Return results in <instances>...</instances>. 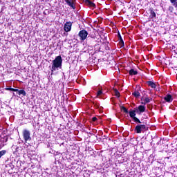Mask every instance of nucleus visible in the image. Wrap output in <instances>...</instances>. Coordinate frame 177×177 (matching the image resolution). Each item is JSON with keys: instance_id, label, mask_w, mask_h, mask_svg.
Segmentation results:
<instances>
[{"instance_id": "17", "label": "nucleus", "mask_w": 177, "mask_h": 177, "mask_svg": "<svg viewBox=\"0 0 177 177\" xmlns=\"http://www.w3.org/2000/svg\"><path fill=\"white\" fill-rule=\"evenodd\" d=\"M150 17L151 19H154L156 17V12L153 10H151L150 11Z\"/></svg>"}, {"instance_id": "5", "label": "nucleus", "mask_w": 177, "mask_h": 177, "mask_svg": "<svg viewBox=\"0 0 177 177\" xmlns=\"http://www.w3.org/2000/svg\"><path fill=\"white\" fill-rule=\"evenodd\" d=\"M71 27H73V22L68 21L64 24V30L65 32H70L71 31Z\"/></svg>"}, {"instance_id": "2", "label": "nucleus", "mask_w": 177, "mask_h": 177, "mask_svg": "<svg viewBox=\"0 0 177 177\" xmlns=\"http://www.w3.org/2000/svg\"><path fill=\"white\" fill-rule=\"evenodd\" d=\"M22 135L25 143H27L28 142H31V133H30V131L24 129L22 132Z\"/></svg>"}, {"instance_id": "30", "label": "nucleus", "mask_w": 177, "mask_h": 177, "mask_svg": "<svg viewBox=\"0 0 177 177\" xmlns=\"http://www.w3.org/2000/svg\"><path fill=\"white\" fill-rule=\"evenodd\" d=\"M6 91H13V88H6Z\"/></svg>"}, {"instance_id": "11", "label": "nucleus", "mask_w": 177, "mask_h": 177, "mask_svg": "<svg viewBox=\"0 0 177 177\" xmlns=\"http://www.w3.org/2000/svg\"><path fill=\"white\" fill-rule=\"evenodd\" d=\"M147 84L148 86H150L153 89H156V83H154L153 82L148 81V82H147Z\"/></svg>"}, {"instance_id": "19", "label": "nucleus", "mask_w": 177, "mask_h": 177, "mask_svg": "<svg viewBox=\"0 0 177 177\" xmlns=\"http://www.w3.org/2000/svg\"><path fill=\"white\" fill-rule=\"evenodd\" d=\"M6 154V150L0 151V158L1 157L5 156Z\"/></svg>"}, {"instance_id": "29", "label": "nucleus", "mask_w": 177, "mask_h": 177, "mask_svg": "<svg viewBox=\"0 0 177 177\" xmlns=\"http://www.w3.org/2000/svg\"><path fill=\"white\" fill-rule=\"evenodd\" d=\"M20 90L17 89V88H12V92H17V93H19V91Z\"/></svg>"}, {"instance_id": "12", "label": "nucleus", "mask_w": 177, "mask_h": 177, "mask_svg": "<svg viewBox=\"0 0 177 177\" xmlns=\"http://www.w3.org/2000/svg\"><path fill=\"white\" fill-rule=\"evenodd\" d=\"M129 75H136L138 74V71H136L135 69H131L129 71Z\"/></svg>"}, {"instance_id": "21", "label": "nucleus", "mask_w": 177, "mask_h": 177, "mask_svg": "<svg viewBox=\"0 0 177 177\" xmlns=\"http://www.w3.org/2000/svg\"><path fill=\"white\" fill-rule=\"evenodd\" d=\"M119 45L121 48H122L123 46H124V40L122 39V40H119Z\"/></svg>"}, {"instance_id": "20", "label": "nucleus", "mask_w": 177, "mask_h": 177, "mask_svg": "<svg viewBox=\"0 0 177 177\" xmlns=\"http://www.w3.org/2000/svg\"><path fill=\"white\" fill-rule=\"evenodd\" d=\"M102 94L103 91H102V88H100V87H98L97 96H100Z\"/></svg>"}, {"instance_id": "6", "label": "nucleus", "mask_w": 177, "mask_h": 177, "mask_svg": "<svg viewBox=\"0 0 177 177\" xmlns=\"http://www.w3.org/2000/svg\"><path fill=\"white\" fill-rule=\"evenodd\" d=\"M146 129V125L145 124H138L136 127L135 131L136 133H142V131Z\"/></svg>"}, {"instance_id": "27", "label": "nucleus", "mask_w": 177, "mask_h": 177, "mask_svg": "<svg viewBox=\"0 0 177 177\" xmlns=\"http://www.w3.org/2000/svg\"><path fill=\"white\" fill-rule=\"evenodd\" d=\"M169 12H174V8L172 6H169Z\"/></svg>"}, {"instance_id": "4", "label": "nucleus", "mask_w": 177, "mask_h": 177, "mask_svg": "<svg viewBox=\"0 0 177 177\" xmlns=\"http://www.w3.org/2000/svg\"><path fill=\"white\" fill-rule=\"evenodd\" d=\"M129 114L131 118H133V120L135 122H138V124H142V122H140L139 118L136 117V113H135V111H129Z\"/></svg>"}, {"instance_id": "16", "label": "nucleus", "mask_w": 177, "mask_h": 177, "mask_svg": "<svg viewBox=\"0 0 177 177\" xmlns=\"http://www.w3.org/2000/svg\"><path fill=\"white\" fill-rule=\"evenodd\" d=\"M171 3L173 4V6H174V8H176V10H177V0H169Z\"/></svg>"}, {"instance_id": "1", "label": "nucleus", "mask_w": 177, "mask_h": 177, "mask_svg": "<svg viewBox=\"0 0 177 177\" xmlns=\"http://www.w3.org/2000/svg\"><path fill=\"white\" fill-rule=\"evenodd\" d=\"M63 60L62 59V56H57L55 59L53 61V65L51 66V71H56L57 68H62V63Z\"/></svg>"}, {"instance_id": "23", "label": "nucleus", "mask_w": 177, "mask_h": 177, "mask_svg": "<svg viewBox=\"0 0 177 177\" xmlns=\"http://www.w3.org/2000/svg\"><path fill=\"white\" fill-rule=\"evenodd\" d=\"M115 95L117 97H120V92H118V90L115 91Z\"/></svg>"}, {"instance_id": "24", "label": "nucleus", "mask_w": 177, "mask_h": 177, "mask_svg": "<svg viewBox=\"0 0 177 177\" xmlns=\"http://www.w3.org/2000/svg\"><path fill=\"white\" fill-rule=\"evenodd\" d=\"M122 110L124 111V113H128L129 112H128V109H127V108L122 106Z\"/></svg>"}, {"instance_id": "14", "label": "nucleus", "mask_w": 177, "mask_h": 177, "mask_svg": "<svg viewBox=\"0 0 177 177\" xmlns=\"http://www.w3.org/2000/svg\"><path fill=\"white\" fill-rule=\"evenodd\" d=\"M151 101V98H149V97H146L144 100V102H141V103H142V104H145V106L147 103H150Z\"/></svg>"}, {"instance_id": "18", "label": "nucleus", "mask_w": 177, "mask_h": 177, "mask_svg": "<svg viewBox=\"0 0 177 177\" xmlns=\"http://www.w3.org/2000/svg\"><path fill=\"white\" fill-rule=\"evenodd\" d=\"M18 95H23V96H26L27 95V93H26V91L24 90H19Z\"/></svg>"}, {"instance_id": "25", "label": "nucleus", "mask_w": 177, "mask_h": 177, "mask_svg": "<svg viewBox=\"0 0 177 177\" xmlns=\"http://www.w3.org/2000/svg\"><path fill=\"white\" fill-rule=\"evenodd\" d=\"M118 37L119 41L122 40V37H121V34H120V32H118Z\"/></svg>"}, {"instance_id": "7", "label": "nucleus", "mask_w": 177, "mask_h": 177, "mask_svg": "<svg viewBox=\"0 0 177 177\" xmlns=\"http://www.w3.org/2000/svg\"><path fill=\"white\" fill-rule=\"evenodd\" d=\"M65 2H66L67 5L70 6V8H72V9L75 10V3H74V0H65Z\"/></svg>"}, {"instance_id": "8", "label": "nucleus", "mask_w": 177, "mask_h": 177, "mask_svg": "<svg viewBox=\"0 0 177 177\" xmlns=\"http://www.w3.org/2000/svg\"><path fill=\"white\" fill-rule=\"evenodd\" d=\"M164 100H165V102H167V103H171V102L174 100V99L172 98V95H171L170 94L166 95V96L164 97Z\"/></svg>"}, {"instance_id": "31", "label": "nucleus", "mask_w": 177, "mask_h": 177, "mask_svg": "<svg viewBox=\"0 0 177 177\" xmlns=\"http://www.w3.org/2000/svg\"><path fill=\"white\" fill-rule=\"evenodd\" d=\"M97 118L96 117L93 118V121L95 122V121H97Z\"/></svg>"}, {"instance_id": "13", "label": "nucleus", "mask_w": 177, "mask_h": 177, "mask_svg": "<svg viewBox=\"0 0 177 177\" xmlns=\"http://www.w3.org/2000/svg\"><path fill=\"white\" fill-rule=\"evenodd\" d=\"M8 139L9 138L8 137V136H5L4 137L1 138L0 142H1V143H6Z\"/></svg>"}, {"instance_id": "15", "label": "nucleus", "mask_w": 177, "mask_h": 177, "mask_svg": "<svg viewBox=\"0 0 177 177\" xmlns=\"http://www.w3.org/2000/svg\"><path fill=\"white\" fill-rule=\"evenodd\" d=\"M133 95H134V97H140V93L138 91H135L133 93Z\"/></svg>"}, {"instance_id": "9", "label": "nucleus", "mask_w": 177, "mask_h": 177, "mask_svg": "<svg viewBox=\"0 0 177 177\" xmlns=\"http://www.w3.org/2000/svg\"><path fill=\"white\" fill-rule=\"evenodd\" d=\"M83 2H84L87 6H90L91 8H94L95 6V3H93L90 0H83Z\"/></svg>"}, {"instance_id": "10", "label": "nucleus", "mask_w": 177, "mask_h": 177, "mask_svg": "<svg viewBox=\"0 0 177 177\" xmlns=\"http://www.w3.org/2000/svg\"><path fill=\"white\" fill-rule=\"evenodd\" d=\"M138 110L140 111V114H142V113H145V111H146V106H145V105H140L138 106Z\"/></svg>"}, {"instance_id": "22", "label": "nucleus", "mask_w": 177, "mask_h": 177, "mask_svg": "<svg viewBox=\"0 0 177 177\" xmlns=\"http://www.w3.org/2000/svg\"><path fill=\"white\" fill-rule=\"evenodd\" d=\"M133 111H134V113L140 115V113L139 111V107L138 108H134V109L133 110Z\"/></svg>"}, {"instance_id": "28", "label": "nucleus", "mask_w": 177, "mask_h": 177, "mask_svg": "<svg viewBox=\"0 0 177 177\" xmlns=\"http://www.w3.org/2000/svg\"><path fill=\"white\" fill-rule=\"evenodd\" d=\"M20 90L17 89V88H12V92H17V93H19V91Z\"/></svg>"}, {"instance_id": "32", "label": "nucleus", "mask_w": 177, "mask_h": 177, "mask_svg": "<svg viewBox=\"0 0 177 177\" xmlns=\"http://www.w3.org/2000/svg\"><path fill=\"white\" fill-rule=\"evenodd\" d=\"M15 93H13V95H14V96H15Z\"/></svg>"}, {"instance_id": "3", "label": "nucleus", "mask_w": 177, "mask_h": 177, "mask_svg": "<svg viewBox=\"0 0 177 177\" xmlns=\"http://www.w3.org/2000/svg\"><path fill=\"white\" fill-rule=\"evenodd\" d=\"M79 37L81 41H85L88 37V32L85 30H82L79 32Z\"/></svg>"}, {"instance_id": "26", "label": "nucleus", "mask_w": 177, "mask_h": 177, "mask_svg": "<svg viewBox=\"0 0 177 177\" xmlns=\"http://www.w3.org/2000/svg\"><path fill=\"white\" fill-rule=\"evenodd\" d=\"M93 104L96 109H98V107L100 106V104H97V102H93Z\"/></svg>"}]
</instances>
